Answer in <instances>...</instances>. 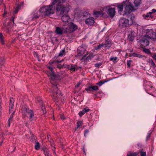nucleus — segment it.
Instances as JSON below:
<instances>
[{"label": "nucleus", "mask_w": 156, "mask_h": 156, "mask_svg": "<svg viewBox=\"0 0 156 156\" xmlns=\"http://www.w3.org/2000/svg\"><path fill=\"white\" fill-rule=\"evenodd\" d=\"M48 68L50 70V71L48 72L47 75L50 80L51 83L53 85V98L56 101L58 98H61L62 96V93L58 89L57 83H56V81L61 80V78L59 75L55 73L52 66H48Z\"/></svg>", "instance_id": "obj_1"}, {"label": "nucleus", "mask_w": 156, "mask_h": 156, "mask_svg": "<svg viewBox=\"0 0 156 156\" xmlns=\"http://www.w3.org/2000/svg\"><path fill=\"white\" fill-rule=\"evenodd\" d=\"M52 3L53 5H56V9L57 11L60 12V15H63L62 17V20L64 22H68L69 20V16L67 14L69 11L66 7L62 5L63 0H51Z\"/></svg>", "instance_id": "obj_2"}, {"label": "nucleus", "mask_w": 156, "mask_h": 156, "mask_svg": "<svg viewBox=\"0 0 156 156\" xmlns=\"http://www.w3.org/2000/svg\"><path fill=\"white\" fill-rule=\"evenodd\" d=\"M150 39L156 41V33L152 29L147 30L146 35L141 39V45L143 47L147 46L149 44Z\"/></svg>", "instance_id": "obj_3"}, {"label": "nucleus", "mask_w": 156, "mask_h": 156, "mask_svg": "<svg viewBox=\"0 0 156 156\" xmlns=\"http://www.w3.org/2000/svg\"><path fill=\"white\" fill-rule=\"evenodd\" d=\"M74 16L75 17L77 18L78 19L82 20L90 17V14L87 11L81 10L75 13Z\"/></svg>", "instance_id": "obj_4"}, {"label": "nucleus", "mask_w": 156, "mask_h": 156, "mask_svg": "<svg viewBox=\"0 0 156 156\" xmlns=\"http://www.w3.org/2000/svg\"><path fill=\"white\" fill-rule=\"evenodd\" d=\"M40 12L44 13L46 15H49L54 13V9L52 5L45 6L40 9Z\"/></svg>", "instance_id": "obj_5"}, {"label": "nucleus", "mask_w": 156, "mask_h": 156, "mask_svg": "<svg viewBox=\"0 0 156 156\" xmlns=\"http://www.w3.org/2000/svg\"><path fill=\"white\" fill-rule=\"evenodd\" d=\"M128 20L124 18H121L119 21V26L121 28H125L129 26L130 24Z\"/></svg>", "instance_id": "obj_6"}, {"label": "nucleus", "mask_w": 156, "mask_h": 156, "mask_svg": "<svg viewBox=\"0 0 156 156\" xmlns=\"http://www.w3.org/2000/svg\"><path fill=\"white\" fill-rule=\"evenodd\" d=\"M25 111L27 113V116L30 120H34L35 118V114L34 111L29 108H26Z\"/></svg>", "instance_id": "obj_7"}, {"label": "nucleus", "mask_w": 156, "mask_h": 156, "mask_svg": "<svg viewBox=\"0 0 156 156\" xmlns=\"http://www.w3.org/2000/svg\"><path fill=\"white\" fill-rule=\"evenodd\" d=\"M87 46L85 44H82L78 48L77 51L78 52V53L80 54L79 55L85 56L86 52V48Z\"/></svg>", "instance_id": "obj_8"}, {"label": "nucleus", "mask_w": 156, "mask_h": 156, "mask_svg": "<svg viewBox=\"0 0 156 156\" xmlns=\"http://www.w3.org/2000/svg\"><path fill=\"white\" fill-rule=\"evenodd\" d=\"M136 9L131 5H127L125 8L124 12V16L130 13L131 12L134 11Z\"/></svg>", "instance_id": "obj_9"}, {"label": "nucleus", "mask_w": 156, "mask_h": 156, "mask_svg": "<svg viewBox=\"0 0 156 156\" xmlns=\"http://www.w3.org/2000/svg\"><path fill=\"white\" fill-rule=\"evenodd\" d=\"M95 22L94 18L93 17H88L85 20V23L86 24L88 25H92Z\"/></svg>", "instance_id": "obj_10"}, {"label": "nucleus", "mask_w": 156, "mask_h": 156, "mask_svg": "<svg viewBox=\"0 0 156 156\" xmlns=\"http://www.w3.org/2000/svg\"><path fill=\"white\" fill-rule=\"evenodd\" d=\"M69 26L71 32L76 31L78 29L77 26L72 22L69 23Z\"/></svg>", "instance_id": "obj_11"}, {"label": "nucleus", "mask_w": 156, "mask_h": 156, "mask_svg": "<svg viewBox=\"0 0 156 156\" xmlns=\"http://www.w3.org/2000/svg\"><path fill=\"white\" fill-rule=\"evenodd\" d=\"M65 30L63 27H56L55 32L57 34L61 35L65 32Z\"/></svg>", "instance_id": "obj_12"}, {"label": "nucleus", "mask_w": 156, "mask_h": 156, "mask_svg": "<svg viewBox=\"0 0 156 156\" xmlns=\"http://www.w3.org/2000/svg\"><path fill=\"white\" fill-rule=\"evenodd\" d=\"M107 13L111 17H113L115 13V8H111L108 9L107 11Z\"/></svg>", "instance_id": "obj_13"}, {"label": "nucleus", "mask_w": 156, "mask_h": 156, "mask_svg": "<svg viewBox=\"0 0 156 156\" xmlns=\"http://www.w3.org/2000/svg\"><path fill=\"white\" fill-rule=\"evenodd\" d=\"M23 6V2H22L20 4H17L16 8H14L13 11L14 14H16L18 12L19 10L21 9V7Z\"/></svg>", "instance_id": "obj_14"}, {"label": "nucleus", "mask_w": 156, "mask_h": 156, "mask_svg": "<svg viewBox=\"0 0 156 156\" xmlns=\"http://www.w3.org/2000/svg\"><path fill=\"white\" fill-rule=\"evenodd\" d=\"M117 7L118 8V12L121 15L124 16V12L123 11V5L122 4H120L118 5L117 6Z\"/></svg>", "instance_id": "obj_15"}, {"label": "nucleus", "mask_w": 156, "mask_h": 156, "mask_svg": "<svg viewBox=\"0 0 156 156\" xmlns=\"http://www.w3.org/2000/svg\"><path fill=\"white\" fill-rule=\"evenodd\" d=\"M14 100L12 98H10V103L9 104V112L10 113L12 112V109L14 105Z\"/></svg>", "instance_id": "obj_16"}, {"label": "nucleus", "mask_w": 156, "mask_h": 156, "mask_svg": "<svg viewBox=\"0 0 156 156\" xmlns=\"http://www.w3.org/2000/svg\"><path fill=\"white\" fill-rule=\"evenodd\" d=\"M135 33L134 31H130L129 32L128 38L130 41H133L135 37Z\"/></svg>", "instance_id": "obj_17"}, {"label": "nucleus", "mask_w": 156, "mask_h": 156, "mask_svg": "<svg viewBox=\"0 0 156 156\" xmlns=\"http://www.w3.org/2000/svg\"><path fill=\"white\" fill-rule=\"evenodd\" d=\"M90 110L89 108L87 107H86V108L83 109V110L80 111L79 112V115L81 117L83 115L86 113L88 112Z\"/></svg>", "instance_id": "obj_18"}, {"label": "nucleus", "mask_w": 156, "mask_h": 156, "mask_svg": "<svg viewBox=\"0 0 156 156\" xmlns=\"http://www.w3.org/2000/svg\"><path fill=\"white\" fill-rule=\"evenodd\" d=\"M105 48L107 49L109 48L111 45V41L110 40H107L105 41V43H103Z\"/></svg>", "instance_id": "obj_19"}, {"label": "nucleus", "mask_w": 156, "mask_h": 156, "mask_svg": "<svg viewBox=\"0 0 156 156\" xmlns=\"http://www.w3.org/2000/svg\"><path fill=\"white\" fill-rule=\"evenodd\" d=\"M14 17H12V20H11L9 22H8V23H5L3 24L6 27V29L7 30H9V28L10 27V24L11 23V22L12 21L13 23L14 24Z\"/></svg>", "instance_id": "obj_20"}, {"label": "nucleus", "mask_w": 156, "mask_h": 156, "mask_svg": "<svg viewBox=\"0 0 156 156\" xmlns=\"http://www.w3.org/2000/svg\"><path fill=\"white\" fill-rule=\"evenodd\" d=\"M37 101L39 103H40V105L41 107L42 110L43 112V113H44V110L45 109L44 105H43L42 101L40 98H37Z\"/></svg>", "instance_id": "obj_21"}, {"label": "nucleus", "mask_w": 156, "mask_h": 156, "mask_svg": "<svg viewBox=\"0 0 156 156\" xmlns=\"http://www.w3.org/2000/svg\"><path fill=\"white\" fill-rule=\"evenodd\" d=\"M78 69V67L76 65L72 64H71L70 66L69 70L75 71Z\"/></svg>", "instance_id": "obj_22"}, {"label": "nucleus", "mask_w": 156, "mask_h": 156, "mask_svg": "<svg viewBox=\"0 0 156 156\" xmlns=\"http://www.w3.org/2000/svg\"><path fill=\"white\" fill-rule=\"evenodd\" d=\"M132 56L137 57L139 58H142L143 59L145 58V57L144 56L136 53H133L132 54L130 55V56L131 57Z\"/></svg>", "instance_id": "obj_23"}, {"label": "nucleus", "mask_w": 156, "mask_h": 156, "mask_svg": "<svg viewBox=\"0 0 156 156\" xmlns=\"http://www.w3.org/2000/svg\"><path fill=\"white\" fill-rule=\"evenodd\" d=\"M130 21L129 22L130 25L132 24L134 21L135 18V16L133 14H131L130 16Z\"/></svg>", "instance_id": "obj_24"}, {"label": "nucleus", "mask_w": 156, "mask_h": 156, "mask_svg": "<svg viewBox=\"0 0 156 156\" xmlns=\"http://www.w3.org/2000/svg\"><path fill=\"white\" fill-rule=\"evenodd\" d=\"M66 52L65 49H64L60 51L58 56L62 57L66 54Z\"/></svg>", "instance_id": "obj_25"}, {"label": "nucleus", "mask_w": 156, "mask_h": 156, "mask_svg": "<svg viewBox=\"0 0 156 156\" xmlns=\"http://www.w3.org/2000/svg\"><path fill=\"white\" fill-rule=\"evenodd\" d=\"M42 149L44 151L45 155L49 154L48 150L45 147H43Z\"/></svg>", "instance_id": "obj_26"}, {"label": "nucleus", "mask_w": 156, "mask_h": 156, "mask_svg": "<svg viewBox=\"0 0 156 156\" xmlns=\"http://www.w3.org/2000/svg\"><path fill=\"white\" fill-rule=\"evenodd\" d=\"M140 0H135L134 3L135 7H138L140 5Z\"/></svg>", "instance_id": "obj_27"}, {"label": "nucleus", "mask_w": 156, "mask_h": 156, "mask_svg": "<svg viewBox=\"0 0 156 156\" xmlns=\"http://www.w3.org/2000/svg\"><path fill=\"white\" fill-rule=\"evenodd\" d=\"M0 41L2 44H4V37L2 33H0Z\"/></svg>", "instance_id": "obj_28"}, {"label": "nucleus", "mask_w": 156, "mask_h": 156, "mask_svg": "<svg viewBox=\"0 0 156 156\" xmlns=\"http://www.w3.org/2000/svg\"><path fill=\"white\" fill-rule=\"evenodd\" d=\"M143 51L146 53L150 55V56H151V54H152V53L150 51L149 49H147L146 48H144Z\"/></svg>", "instance_id": "obj_29"}, {"label": "nucleus", "mask_w": 156, "mask_h": 156, "mask_svg": "<svg viewBox=\"0 0 156 156\" xmlns=\"http://www.w3.org/2000/svg\"><path fill=\"white\" fill-rule=\"evenodd\" d=\"M107 81H105V80H102L98 83H97L96 85H98L99 86H101L103 84H104Z\"/></svg>", "instance_id": "obj_30"}, {"label": "nucleus", "mask_w": 156, "mask_h": 156, "mask_svg": "<svg viewBox=\"0 0 156 156\" xmlns=\"http://www.w3.org/2000/svg\"><path fill=\"white\" fill-rule=\"evenodd\" d=\"M31 140L32 142L34 143L36 141V137L33 134H32L31 136Z\"/></svg>", "instance_id": "obj_31"}, {"label": "nucleus", "mask_w": 156, "mask_h": 156, "mask_svg": "<svg viewBox=\"0 0 156 156\" xmlns=\"http://www.w3.org/2000/svg\"><path fill=\"white\" fill-rule=\"evenodd\" d=\"M104 46L103 43H102L101 44H99L95 48V49L96 50H98L100 49L101 48L103 47Z\"/></svg>", "instance_id": "obj_32"}, {"label": "nucleus", "mask_w": 156, "mask_h": 156, "mask_svg": "<svg viewBox=\"0 0 156 156\" xmlns=\"http://www.w3.org/2000/svg\"><path fill=\"white\" fill-rule=\"evenodd\" d=\"M36 142V144L35 145V148L37 150H38L40 147V144L38 142Z\"/></svg>", "instance_id": "obj_33"}, {"label": "nucleus", "mask_w": 156, "mask_h": 156, "mask_svg": "<svg viewBox=\"0 0 156 156\" xmlns=\"http://www.w3.org/2000/svg\"><path fill=\"white\" fill-rule=\"evenodd\" d=\"M118 58L117 57H114L113 56H111L110 58V60L112 61L113 62H117Z\"/></svg>", "instance_id": "obj_34"}, {"label": "nucleus", "mask_w": 156, "mask_h": 156, "mask_svg": "<svg viewBox=\"0 0 156 156\" xmlns=\"http://www.w3.org/2000/svg\"><path fill=\"white\" fill-rule=\"evenodd\" d=\"M149 63L151 64L152 66L155 68V64L153 61L152 59H150L149 61Z\"/></svg>", "instance_id": "obj_35"}, {"label": "nucleus", "mask_w": 156, "mask_h": 156, "mask_svg": "<svg viewBox=\"0 0 156 156\" xmlns=\"http://www.w3.org/2000/svg\"><path fill=\"white\" fill-rule=\"evenodd\" d=\"M92 57L93 55L92 54H89L88 56L86 58V60L87 61H89V60H90Z\"/></svg>", "instance_id": "obj_36"}, {"label": "nucleus", "mask_w": 156, "mask_h": 156, "mask_svg": "<svg viewBox=\"0 0 156 156\" xmlns=\"http://www.w3.org/2000/svg\"><path fill=\"white\" fill-rule=\"evenodd\" d=\"M91 90H94L95 91H97L98 90V87L97 86H91Z\"/></svg>", "instance_id": "obj_37"}, {"label": "nucleus", "mask_w": 156, "mask_h": 156, "mask_svg": "<svg viewBox=\"0 0 156 156\" xmlns=\"http://www.w3.org/2000/svg\"><path fill=\"white\" fill-rule=\"evenodd\" d=\"M82 124V121H81V120H80V121H79L77 123V127L76 128V129H77Z\"/></svg>", "instance_id": "obj_38"}, {"label": "nucleus", "mask_w": 156, "mask_h": 156, "mask_svg": "<svg viewBox=\"0 0 156 156\" xmlns=\"http://www.w3.org/2000/svg\"><path fill=\"white\" fill-rule=\"evenodd\" d=\"M151 133H152V131H148V133L147 134V137H146V140H147L148 139L150 138Z\"/></svg>", "instance_id": "obj_39"}, {"label": "nucleus", "mask_w": 156, "mask_h": 156, "mask_svg": "<svg viewBox=\"0 0 156 156\" xmlns=\"http://www.w3.org/2000/svg\"><path fill=\"white\" fill-rule=\"evenodd\" d=\"M137 153L136 152H134L133 153H131L128 154L127 156H136L137 155Z\"/></svg>", "instance_id": "obj_40"}, {"label": "nucleus", "mask_w": 156, "mask_h": 156, "mask_svg": "<svg viewBox=\"0 0 156 156\" xmlns=\"http://www.w3.org/2000/svg\"><path fill=\"white\" fill-rule=\"evenodd\" d=\"M4 64V60L3 58L0 59V68L2 67Z\"/></svg>", "instance_id": "obj_41"}, {"label": "nucleus", "mask_w": 156, "mask_h": 156, "mask_svg": "<svg viewBox=\"0 0 156 156\" xmlns=\"http://www.w3.org/2000/svg\"><path fill=\"white\" fill-rule=\"evenodd\" d=\"M85 90L87 91V93H88L89 91H91V86H89L87 88H86Z\"/></svg>", "instance_id": "obj_42"}, {"label": "nucleus", "mask_w": 156, "mask_h": 156, "mask_svg": "<svg viewBox=\"0 0 156 156\" xmlns=\"http://www.w3.org/2000/svg\"><path fill=\"white\" fill-rule=\"evenodd\" d=\"M70 65H67L66 64H64L63 65V68H65L67 69H69V68H70Z\"/></svg>", "instance_id": "obj_43"}, {"label": "nucleus", "mask_w": 156, "mask_h": 156, "mask_svg": "<svg viewBox=\"0 0 156 156\" xmlns=\"http://www.w3.org/2000/svg\"><path fill=\"white\" fill-rule=\"evenodd\" d=\"M94 14L96 16H98L100 14V11H94Z\"/></svg>", "instance_id": "obj_44"}, {"label": "nucleus", "mask_w": 156, "mask_h": 156, "mask_svg": "<svg viewBox=\"0 0 156 156\" xmlns=\"http://www.w3.org/2000/svg\"><path fill=\"white\" fill-rule=\"evenodd\" d=\"M151 56L153 58H154L155 60H156V53H152V54H151Z\"/></svg>", "instance_id": "obj_45"}, {"label": "nucleus", "mask_w": 156, "mask_h": 156, "mask_svg": "<svg viewBox=\"0 0 156 156\" xmlns=\"http://www.w3.org/2000/svg\"><path fill=\"white\" fill-rule=\"evenodd\" d=\"M101 65H102V64L100 62L96 63L94 64V66L96 67H99L101 66Z\"/></svg>", "instance_id": "obj_46"}, {"label": "nucleus", "mask_w": 156, "mask_h": 156, "mask_svg": "<svg viewBox=\"0 0 156 156\" xmlns=\"http://www.w3.org/2000/svg\"><path fill=\"white\" fill-rule=\"evenodd\" d=\"M15 113V111H14L12 112V114L10 116L8 120H11V121L12 120V119L13 118V115Z\"/></svg>", "instance_id": "obj_47"}, {"label": "nucleus", "mask_w": 156, "mask_h": 156, "mask_svg": "<svg viewBox=\"0 0 156 156\" xmlns=\"http://www.w3.org/2000/svg\"><path fill=\"white\" fill-rule=\"evenodd\" d=\"M140 156H146V153L145 152L141 151L140 152Z\"/></svg>", "instance_id": "obj_48"}, {"label": "nucleus", "mask_w": 156, "mask_h": 156, "mask_svg": "<svg viewBox=\"0 0 156 156\" xmlns=\"http://www.w3.org/2000/svg\"><path fill=\"white\" fill-rule=\"evenodd\" d=\"M132 60H129L127 61V65L128 66V67H129L131 64V62H132Z\"/></svg>", "instance_id": "obj_49"}, {"label": "nucleus", "mask_w": 156, "mask_h": 156, "mask_svg": "<svg viewBox=\"0 0 156 156\" xmlns=\"http://www.w3.org/2000/svg\"><path fill=\"white\" fill-rule=\"evenodd\" d=\"M146 88L147 90H150V88L152 89L153 88V87L152 86H151L148 85L146 86Z\"/></svg>", "instance_id": "obj_50"}, {"label": "nucleus", "mask_w": 156, "mask_h": 156, "mask_svg": "<svg viewBox=\"0 0 156 156\" xmlns=\"http://www.w3.org/2000/svg\"><path fill=\"white\" fill-rule=\"evenodd\" d=\"M57 67L60 69H61L63 68V65H61V64H58L57 66Z\"/></svg>", "instance_id": "obj_51"}, {"label": "nucleus", "mask_w": 156, "mask_h": 156, "mask_svg": "<svg viewBox=\"0 0 156 156\" xmlns=\"http://www.w3.org/2000/svg\"><path fill=\"white\" fill-rule=\"evenodd\" d=\"M39 17V16L37 14H35L33 17V19H37Z\"/></svg>", "instance_id": "obj_52"}, {"label": "nucleus", "mask_w": 156, "mask_h": 156, "mask_svg": "<svg viewBox=\"0 0 156 156\" xmlns=\"http://www.w3.org/2000/svg\"><path fill=\"white\" fill-rule=\"evenodd\" d=\"M89 133V130L88 129H86L85 130L84 132V136H85L86 134H87L88 133Z\"/></svg>", "instance_id": "obj_53"}, {"label": "nucleus", "mask_w": 156, "mask_h": 156, "mask_svg": "<svg viewBox=\"0 0 156 156\" xmlns=\"http://www.w3.org/2000/svg\"><path fill=\"white\" fill-rule=\"evenodd\" d=\"M55 63V61H53L52 60H50L49 63V64H50V65H51Z\"/></svg>", "instance_id": "obj_54"}, {"label": "nucleus", "mask_w": 156, "mask_h": 156, "mask_svg": "<svg viewBox=\"0 0 156 156\" xmlns=\"http://www.w3.org/2000/svg\"><path fill=\"white\" fill-rule=\"evenodd\" d=\"M52 150L53 151V152L54 154H55V148L54 147H52Z\"/></svg>", "instance_id": "obj_55"}, {"label": "nucleus", "mask_w": 156, "mask_h": 156, "mask_svg": "<svg viewBox=\"0 0 156 156\" xmlns=\"http://www.w3.org/2000/svg\"><path fill=\"white\" fill-rule=\"evenodd\" d=\"M55 63H56L58 64V63H60L61 62H60V61H58V60H57L55 61Z\"/></svg>", "instance_id": "obj_56"}, {"label": "nucleus", "mask_w": 156, "mask_h": 156, "mask_svg": "<svg viewBox=\"0 0 156 156\" xmlns=\"http://www.w3.org/2000/svg\"><path fill=\"white\" fill-rule=\"evenodd\" d=\"M152 12L153 13H154L156 12V10L155 9H153L152 10Z\"/></svg>", "instance_id": "obj_57"}, {"label": "nucleus", "mask_w": 156, "mask_h": 156, "mask_svg": "<svg viewBox=\"0 0 156 156\" xmlns=\"http://www.w3.org/2000/svg\"><path fill=\"white\" fill-rule=\"evenodd\" d=\"M149 16H150V15L147 13L146 15H145V18H146L148 17Z\"/></svg>", "instance_id": "obj_58"}, {"label": "nucleus", "mask_w": 156, "mask_h": 156, "mask_svg": "<svg viewBox=\"0 0 156 156\" xmlns=\"http://www.w3.org/2000/svg\"><path fill=\"white\" fill-rule=\"evenodd\" d=\"M10 121H11V120H8V126L9 127L10 126Z\"/></svg>", "instance_id": "obj_59"}, {"label": "nucleus", "mask_w": 156, "mask_h": 156, "mask_svg": "<svg viewBox=\"0 0 156 156\" xmlns=\"http://www.w3.org/2000/svg\"><path fill=\"white\" fill-rule=\"evenodd\" d=\"M61 118L62 119H65V117L63 115H61Z\"/></svg>", "instance_id": "obj_60"}, {"label": "nucleus", "mask_w": 156, "mask_h": 156, "mask_svg": "<svg viewBox=\"0 0 156 156\" xmlns=\"http://www.w3.org/2000/svg\"><path fill=\"white\" fill-rule=\"evenodd\" d=\"M80 84V83H77V84H76V87H79Z\"/></svg>", "instance_id": "obj_61"}, {"label": "nucleus", "mask_w": 156, "mask_h": 156, "mask_svg": "<svg viewBox=\"0 0 156 156\" xmlns=\"http://www.w3.org/2000/svg\"><path fill=\"white\" fill-rule=\"evenodd\" d=\"M3 0H0V4L1 5L2 3Z\"/></svg>", "instance_id": "obj_62"}, {"label": "nucleus", "mask_w": 156, "mask_h": 156, "mask_svg": "<svg viewBox=\"0 0 156 156\" xmlns=\"http://www.w3.org/2000/svg\"><path fill=\"white\" fill-rule=\"evenodd\" d=\"M152 13V12H149L148 13V14L150 16V15H151Z\"/></svg>", "instance_id": "obj_63"}, {"label": "nucleus", "mask_w": 156, "mask_h": 156, "mask_svg": "<svg viewBox=\"0 0 156 156\" xmlns=\"http://www.w3.org/2000/svg\"><path fill=\"white\" fill-rule=\"evenodd\" d=\"M45 156H51V155L50 154H49L48 155H45Z\"/></svg>", "instance_id": "obj_64"}]
</instances>
